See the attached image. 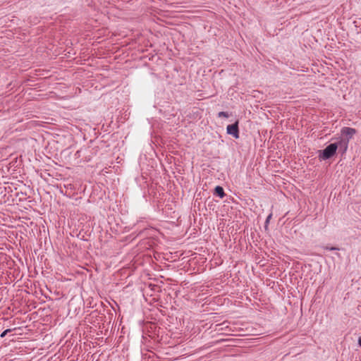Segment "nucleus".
<instances>
[{
    "label": "nucleus",
    "mask_w": 361,
    "mask_h": 361,
    "mask_svg": "<svg viewBox=\"0 0 361 361\" xmlns=\"http://www.w3.org/2000/svg\"><path fill=\"white\" fill-rule=\"evenodd\" d=\"M337 149V144L331 143L323 150L320 151V154L319 155V159L326 160L331 158L336 154Z\"/></svg>",
    "instance_id": "obj_1"
},
{
    "label": "nucleus",
    "mask_w": 361,
    "mask_h": 361,
    "mask_svg": "<svg viewBox=\"0 0 361 361\" xmlns=\"http://www.w3.org/2000/svg\"><path fill=\"white\" fill-rule=\"evenodd\" d=\"M227 134L232 135L234 138H239V127L238 121H235L234 123L227 126L226 127Z\"/></svg>",
    "instance_id": "obj_2"
},
{
    "label": "nucleus",
    "mask_w": 361,
    "mask_h": 361,
    "mask_svg": "<svg viewBox=\"0 0 361 361\" xmlns=\"http://www.w3.org/2000/svg\"><path fill=\"white\" fill-rule=\"evenodd\" d=\"M341 133L342 135L347 136L348 137L346 140H348L349 141L350 139H351L352 137L356 133V130L350 127H343L342 128Z\"/></svg>",
    "instance_id": "obj_3"
},
{
    "label": "nucleus",
    "mask_w": 361,
    "mask_h": 361,
    "mask_svg": "<svg viewBox=\"0 0 361 361\" xmlns=\"http://www.w3.org/2000/svg\"><path fill=\"white\" fill-rule=\"evenodd\" d=\"M348 140L340 138L337 142H334V144H337L338 148L339 147L341 149H343V152H345L348 149Z\"/></svg>",
    "instance_id": "obj_4"
},
{
    "label": "nucleus",
    "mask_w": 361,
    "mask_h": 361,
    "mask_svg": "<svg viewBox=\"0 0 361 361\" xmlns=\"http://www.w3.org/2000/svg\"><path fill=\"white\" fill-rule=\"evenodd\" d=\"M214 194L219 197L220 198H223L225 196L224 188L220 185H217L215 187Z\"/></svg>",
    "instance_id": "obj_5"
},
{
    "label": "nucleus",
    "mask_w": 361,
    "mask_h": 361,
    "mask_svg": "<svg viewBox=\"0 0 361 361\" xmlns=\"http://www.w3.org/2000/svg\"><path fill=\"white\" fill-rule=\"evenodd\" d=\"M218 116L219 118H221V117H224V118H228L229 116V114L228 112H226V111H220L219 114H218Z\"/></svg>",
    "instance_id": "obj_6"
},
{
    "label": "nucleus",
    "mask_w": 361,
    "mask_h": 361,
    "mask_svg": "<svg viewBox=\"0 0 361 361\" xmlns=\"http://www.w3.org/2000/svg\"><path fill=\"white\" fill-rule=\"evenodd\" d=\"M11 331H12V330H11V329H6L5 331H4L1 334L0 337H1V338H4V337H5V336H6V335L8 333L11 332Z\"/></svg>",
    "instance_id": "obj_7"
},
{
    "label": "nucleus",
    "mask_w": 361,
    "mask_h": 361,
    "mask_svg": "<svg viewBox=\"0 0 361 361\" xmlns=\"http://www.w3.org/2000/svg\"><path fill=\"white\" fill-rule=\"evenodd\" d=\"M325 250H339V248L336 247H329V246H326L325 247Z\"/></svg>",
    "instance_id": "obj_8"
},
{
    "label": "nucleus",
    "mask_w": 361,
    "mask_h": 361,
    "mask_svg": "<svg viewBox=\"0 0 361 361\" xmlns=\"http://www.w3.org/2000/svg\"><path fill=\"white\" fill-rule=\"evenodd\" d=\"M271 218V214H270L266 219L265 221V226L267 227V224H269L270 219Z\"/></svg>",
    "instance_id": "obj_9"
},
{
    "label": "nucleus",
    "mask_w": 361,
    "mask_h": 361,
    "mask_svg": "<svg viewBox=\"0 0 361 361\" xmlns=\"http://www.w3.org/2000/svg\"><path fill=\"white\" fill-rule=\"evenodd\" d=\"M357 343L359 346L361 347V336L358 338Z\"/></svg>",
    "instance_id": "obj_10"
}]
</instances>
